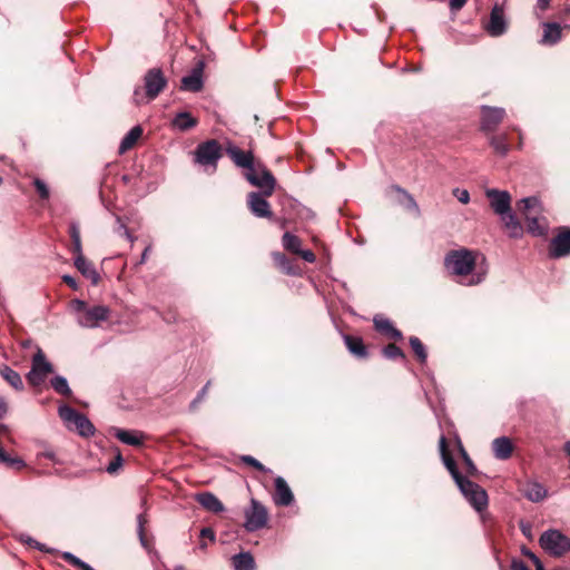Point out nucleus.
<instances>
[{
    "mask_svg": "<svg viewBox=\"0 0 570 570\" xmlns=\"http://www.w3.org/2000/svg\"><path fill=\"white\" fill-rule=\"evenodd\" d=\"M439 450L444 466L451 474L464 498L476 511L481 512L485 510L488 507V494L485 490L478 483L469 480L459 471L458 464L450 451L449 442L444 435H441L439 440Z\"/></svg>",
    "mask_w": 570,
    "mask_h": 570,
    "instance_id": "nucleus-1",
    "label": "nucleus"
},
{
    "mask_svg": "<svg viewBox=\"0 0 570 570\" xmlns=\"http://www.w3.org/2000/svg\"><path fill=\"white\" fill-rule=\"evenodd\" d=\"M517 210L527 224V232L533 236H543L548 230V223L542 216V208L537 197L522 198L517 203Z\"/></svg>",
    "mask_w": 570,
    "mask_h": 570,
    "instance_id": "nucleus-2",
    "label": "nucleus"
},
{
    "mask_svg": "<svg viewBox=\"0 0 570 570\" xmlns=\"http://www.w3.org/2000/svg\"><path fill=\"white\" fill-rule=\"evenodd\" d=\"M444 266L452 274L466 276L475 267V256L466 248L453 249L445 255Z\"/></svg>",
    "mask_w": 570,
    "mask_h": 570,
    "instance_id": "nucleus-3",
    "label": "nucleus"
},
{
    "mask_svg": "<svg viewBox=\"0 0 570 570\" xmlns=\"http://www.w3.org/2000/svg\"><path fill=\"white\" fill-rule=\"evenodd\" d=\"M244 177L252 186L257 187L265 197H271L274 194L277 185L276 178L263 161L258 160L255 169L244 173Z\"/></svg>",
    "mask_w": 570,
    "mask_h": 570,
    "instance_id": "nucleus-4",
    "label": "nucleus"
},
{
    "mask_svg": "<svg viewBox=\"0 0 570 570\" xmlns=\"http://www.w3.org/2000/svg\"><path fill=\"white\" fill-rule=\"evenodd\" d=\"M194 156L195 163L216 171L217 163L223 157V148L216 139H209L196 147Z\"/></svg>",
    "mask_w": 570,
    "mask_h": 570,
    "instance_id": "nucleus-5",
    "label": "nucleus"
},
{
    "mask_svg": "<svg viewBox=\"0 0 570 570\" xmlns=\"http://www.w3.org/2000/svg\"><path fill=\"white\" fill-rule=\"evenodd\" d=\"M541 547L552 556L561 557L570 551V538L558 530H548L540 537Z\"/></svg>",
    "mask_w": 570,
    "mask_h": 570,
    "instance_id": "nucleus-6",
    "label": "nucleus"
},
{
    "mask_svg": "<svg viewBox=\"0 0 570 570\" xmlns=\"http://www.w3.org/2000/svg\"><path fill=\"white\" fill-rule=\"evenodd\" d=\"M245 529L249 532L257 531L266 527L268 521L267 509L257 500H250V507L245 510Z\"/></svg>",
    "mask_w": 570,
    "mask_h": 570,
    "instance_id": "nucleus-7",
    "label": "nucleus"
},
{
    "mask_svg": "<svg viewBox=\"0 0 570 570\" xmlns=\"http://www.w3.org/2000/svg\"><path fill=\"white\" fill-rule=\"evenodd\" d=\"M78 306V311L82 312L80 317V324L86 327H95L101 321H106L109 317L110 309L104 305H95L92 307H87L86 303L82 301L76 302Z\"/></svg>",
    "mask_w": 570,
    "mask_h": 570,
    "instance_id": "nucleus-8",
    "label": "nucleus"
},
{
    "mask_svg": "<svg viewBox=\"0 0 570 570\" xmlns=\"http://www.w3.org/2000/svg\"><path fill=\"white\" fill-rule=\"evenodd\" d=\"M302 244L303 240L291 232H285L282 236V245L286 252L299 256L305 262L314 263L316 255L311 249H302Z\"/></svg>",
    "mask_w": 570,
    "mask_h": 570,
    "instance_id": "nucleus-9",
    "label": "nucleus"
},
{
    "mask_svg": "<svg viewBox=\"0 0 570 570\" xmlns=\"http://www.w3.org/2000/svg\"><path fill=\"white\" fill-rule=\"evenodd\" d=\"M146 97L148 100H154L166 87L167 79L165 78L161 69H149L145 75Z\"/></svg>",
    "mask_w": 570,
    "mask_h": 570,
    "instance_id": "nucleus-10",
    "label": "nucleus"
},
{
    "mask_svg": "<svg viewBox=\"0 0 570 570\" xmlns=\"http://www.w3.org/2000/svg\"><path fill=\"white\" fill-rule=\"evenodd\" d=\"M267 198L263 193L250 191L247 195V207L250 213L259 218L273 219L274 214Z\"/></svg>",
    "mask_w": 570,
    "mask_h": 570,
    "instance_id": "nucleus-11",
    "label": "nucleus"
},
{
    "mask_svg": "<svg viewBox=\"0 0 570 570\" xmlns=\"http://www.w3.org/2000/svg\"><path fill=\"white\" fill-rule=\"evenodd\" d=\"M225 151L237 167L246 169V171L254 170L258 164V160L255 159L253 151H245L233 144H228Z\"/></svg>",
    "mask_w": 570,
    "mask_h": 570,
    "instance_id": "nucleus-12",
    "label": "nucleus"
},
{
    "mask_svg": "<svg viewBox=\"0 0 570 570\" xmlns=\"http://www.w3.org/2000/svg\"><path fill=\"white\" fill-rule=\"evenodd\" d=\"M570 255V228L561 227L549 245V256L560 258Z\"/></svg>",
    "mask_w": 570,
    "mask_h": 570,
    "instance_id": "nucleus-13",
    "label": "nucleus"
},
{
    "mask_svg": "<svg viewBox=\"0 0 570 570\" xmlns=\"http://www.w3.org/2000/svg\"><path fill=\"white\" fill-rule=\"evenodd\" d=\"M505 110L498 107H482L481 129L485 132H492L503 121Z\"/></svg>",
    "mask_w": 570,
    "mask_h": 570,
    "instance_id": "nucleus-14",
    "label": "nucleus"
},
{
    "mask_svg": "<svg viewBox=\"0 0 570 570\" xmlns=\"http://www.w3.org/2000/svg\"><path fill=\"white\" fill-rule=\"evenodd\" d=\"M205 69V62L198 60L194 66L191 73L183 77L180 89L190 92H198L203 89V73Z\"/></svg>",
    "mask_w": 570,
    "mask_h": 570,
    "instance_id": "nucleus-15",
    "label": "nucleus"
},
{
    "mask_svg": "<svg viewBox=\"0 0 570 570\" xmlns=\"http://www.w3.org/2000/svg\"><path fill=\"white\" fill-rule=\"evenodd\" d=\"M485 194L495 214L503 216L511 210V195L508 191L488 189Z\"/></svg>",
    "mask_w": 570,
    "mask_h": 570,
    "instance_id": "nucleus-16",
    "label": "nucleus"
},
{
    "mask_svg": "<svg viewBox=\"0 0 570 570\" xmlns=\"http://www.w3.org/2000/svg\"><path fill=\"white\" fill-rule=\"evenodd\" d=\"M271 257L273 259L274 267L281 273L289 276H297L301 274L299 266L294 259L287 257L283 252H272Z\"/></svg>",
    "mask_w": 570,
    "mask_h": 570,
    "instance_id": "nucleus-17",
    "label": "nucleus"
},
{
    "mask_svg": "<svg viewBox=\"0 0 570 570\" xmlns=\"http://www.w3.org/2000/svg\"><path fill=\"white\" fill-rule=\"evenodd\" d=\"M487 31L492 37L502 36L507 31V21L504 19V11L502 7L495 4L492 8Z\"/></svg>",
    "mask_w": 570,
    "mask_h": 570,
    "instance_id": "nucleus-18",
    "label": "nucleus"
},
{
    "mask_svg": "<svg viewBox=\"0 0 570 570\" xmlns=\"http://www.w3.org/2000/svg\"><path fill=\"white\" fill-rule=\"evenodd\" d=\"M274 483L275 490L273 493V500L275 504L278 507L291 505L294 502V494L287 482L282 476H277Z\"/></svg>",
    "mask_w": 570,
    "mask_h": 570,
    "instance_id": "nucleus-19",
    "label": "nucleus"
},
{
    "mask_svg": "<svg viewBox=\"0 0 570 570\" xmlns=\"http://www.w3.org/2000/svg\"><path fill=\"white\" fill-rule=\"evenodd\" d=\"M343 340L348 352L356 358L366 360L370 356L368 348L362 337L351 334H344Z\"/></svg>",
    "mask_w": 570,
    "mask_h": 570,
    "instance_id": "nucleus-20",
    "label": "nucleus"
},
{
    "mask_svg": "<svg viewBox=\"0 0 570 570\" xmlns=\"http://www.w3.org/2000/svg\"><path fill=\"white\" fill-rule=\"evenodd\" d=\"M454 446L459 453V456L462 459L464 463L466 475L471 478H478L480 472L474 462L472 461V459L470 458L469 453L466 452L462 443V440L458 433H454Z\"/></svg>",
    "mask_w": 570,
    "mask_h": 570,
    "instance_id": "nucleus-21",
    "label": "nucleus"
},
{
    "mask_svg": "<svg viewBox=\"0 0 570 570\" xmlns=\"http://www.w3.org/2000/svg\"><path fill=\"white\" fill-rule=\"evenodd\" d=\"M492 450L497 459L508 460L511 458L514 446L509 438L501 436L493 440Z\"/></svg>",
    "mask_w": 570,
    "mask_h": 570,
    "instance_id": "nucleus-22",
    "label": "nucleus"
},
{
    "mask_svg": "<svg viewBox=\"0 0 570 570\" xmlns=\"http://www.w3.org/2000/svg\"><path fill=\"white\" fill-rule=\"evenodd\" d=\"M196 501L207 511L213 513H219L224 511V504L222 501L212 492H202L196 495Z\"/></svg>",
    "mask_w": 570,
    "mask_h": 570,
    "instance_id": "nucleus-23",
    "label": "nucleus"
},
{
    "mask_svg": "<svg viewBox=\"0 0 570 570\" xmlns=\"http://www.w3.org/2000/svg\"><path fill=\"white\" fill-rule=\"evenodd\" d=\"M75 266L77 269L94 285H97L100 281V276L94 267L92 263L87 261L83 255H77L75 259Z\"/></svg>",
    "mask_w": 570,
    "mask_h": 570,
    "instance_id": "nucleus-24",
    "label": "nucleus"
},
{
    "mask_svg": "<svg viewBox=\"0 0 570 570\" xmlns=\"http://www.w3.org/2000/svg\"><path fill=\"white\" fill-rule=\"evenodd\" d=\"M562 36V28L557 22L543 23V36L541 42L543 45L553 46L558 43Z\"/></svg>",
    "mask_w": 570,
    "mask_h": 570,
    "instance_id": "nucleus-25",
    "label": "nucleus"
},
{
    "mask_svg": "<svg viewBox=\"0 0 570 570\" xmlns=\"http://www.w3.org/2000/svg\"><path fill=\"white\" fill-rule=\"evenodd\" d=\"M115 433L114 435L122 443L132 445V446H140L142 445L144 440V433L139 431H128L122 429H114Z\"/></svg>",
    "mask_w": 570,
    "mask_h": 570,
    "instance_id": "nucleus-26",
    "label": "nucleus"
},
{
    "mask_svg": "<svg viewBox=\"0 0 570 570\" xmlns=\"http://www.w3.org/2000/svg\"><path fill=\"white\" fill-rule=\"evenodd\" d=\"M141 136L142 128L140 126L132 127L122 138L118 150L119 154L124 155L128 150L132 149L136 146L137 141L141 138Z\"/></svg>",
    "mask_w": 570,
    "mask_h": 570,
    "instance_id": "nucleus-27",
    "label": "nucleus"
},
{
    "mask_svg": "<svg viewBox=\"0 0 570 570\" xmlns=\"http://www.w3.org/2000/svg\"><path fill=\"white\" fill-rule=\"evenodd\" d=\"M0 375L1 377L16 391L23 390V382L18 372L12 370L10 366L6 364L0 365Z\"/></svg>",
    "mask_w": 570,
    "mask_h": 570,
    "instance_id": "nucleus-28",
    "label": "nucleus"
},
{
    "mask_svg": "<svg viewBox=\"0 0 570 570\" xmlns=\"http://www.w3.org/2000/svg\"><path fill=\"white\" fill-rule=\"evenodd\" d=\"M502 219L504 220V226L509 233V236L512 238H519L523 235V227L511 210L502 216Z\"/></svg>",
    "mask_w": 570,
    "mask_h": 570,
    "instance_id": "nucleus-29",
    "label": "nucleus"
},
{
    "mask_svg": "<svg viewBox=\"0 0 570 570\" xmlns=\"http://www.w3.org/2000/svg\"><path fill=\"white\" fill-rule=\"evenodd\" d=\"M490 146L499 156H505L510 150V144L505 134L494 135L490 137Z\"/></svg>",
    "mask_w": 570,
    "mask_h": 570,
    "instance_id": "nucleus-30",
    "label": "nucleus"
},
{
    "mask_svg": "<svg viewBox=\"0 0 570 570\" xmlns=\"http://www.w3.org/2000/svg\"><path fill=\"white\" fill-rule=\"evenodd\" d=\"M32 374H35L36 371L39 373H43L48 375L53 371L52 365L47 361L46 355L41 350H39L32 357Z\"/></svg>",
    "mask_w": 570,
    "mask_h": 570,
    "instance_id": "nucleus-31",
    "label": "nucleus"
},
{
    "mask_svg": "<svg viewBox=\"0 0 570 570\" xmlns=\"http://www.w3.org/2000/svg\"><path fill=\"white\" fill-rule=\"evenodd\" d=\"M235 570H254L255 561L249 552L238 553L233 557Z\"/></svg>",
    "mask_w": 570,
    "mask_h": 570,
    "instance_id": "nucleus-32",
    "label": "nucleus"
},
{
    "mask_svg": "<svg viewBox=\"0 0 570 570\" xmlns=\"http://www.w3.org/2000/svg\"><path fill=\"white\" fill-rule=\"evenodd\" d=\"M174 126L181 131L189 130L197 125V119L189 112H179L173 121Z\"/></svg>",
    "mask_w": 570,
    "mask_h": 570,
    "instance_id": "nucleus-33",
    "label": "nucleus"
},
{
    "mask_svg": "<svg viewBox=\"0 0 570 570\" xmlns=\"http://www.w3.org/2000/svg\"><path fill=\"white\" fill-rule=\"evenodd\" d=\"M410 346L421 364H424L428 358V353L422 341L416 336H411L409 340Z\"/></svg>",
    "mask_w": 570,
    "mask_h": 570,
    "instance_id": "nucleus-34",
    "label": "nucleus"
},
{
    "mask_svg": "<svg viewBox=\"0 0 570 570\" xmlns=\"http://www.w3.org/2000/svg\"><path fill=\"white\" fill-rule=\"evenodd\" d=\"M73 424L80 435L89 436L94 434L95 428L86 415L80 413Z\"/></svg>",
    "mask_w": 570,
    "mask_h": 570,
    "instance_id": "nucleus-35",
    "label": "nucleus"
},
{
    "mask_svg": "<svg viewBox=\"0 0 570 570\" xmlns=\"http://www.w3.org/2000/svg\"><path fill=\"white\" fill-rule=\"evenodd\" d=\"M51 386L58 394L63 395L66 397H69L72 394L67 380L62 376L53 377L51 380Z\"/></svg>",
    "mask_w": 570,
    "mask_h": 570,
    "instance_id": "nucleus-36",
    "label": "nucleus"
},
{
    "mask_svg": "<svg viewBox=\"0 0 570 570\" xmlns=\"http://www.w3.org/2000/svg\"><path fill=\"white\" fill-rule=\"evenodd\" d=\"M382 354L387 360H397V358H401L403 361L406 360L404 352L399 346H396L394 343H390L386 346H384L382 348Z\"/></svg>",
    "mask_w": 570,
    "mask_h": 570,
    "instance_id": "nucleus-37",
    "label": "nucleus"
},
{
    "mask_svg": "<svg viewBox=\"0 0 570 570\" xmlns=\"http://www.w3.org/2000/svg\"><path fill=\"white\" fill-rule=\"evenodd\" d=\"M69 234L72 240V252L76 255H82V246L80 239V230L76 224H71L69 227Z\"/></svg>",
    "mask_w": 570,
    "mask_h": 570,
    "instance_id": "nucleus-38",
    "label": "nucleus"
},
{
    "mask_svg": "<svg viewBox=\"0 0 570 570\" xmlns=\"http://www.w3.org/2000/svg\"><path fill=\"white\" fill-rule=\"evenodd\" d=\"M32 185L36 191L38 193L40 199L47 200L50 197V190L42 179L38 177L33 178Z\"/></svg>",
    "mask_w": 570,
    "mask_h": 570,
    "instance_id": "nucleus-39",
    "label": "nucleus"
},
{
    "mask_svg": "<svg viewBox=\"0 0 570 570\" xmlns=\"http://www.w3.org/2000/svg\"><path fill=\"white\" fill-rule=\"evenodd\" d=\"M79 414H80L79 412H77L76 410H73L72 407H70L68 405H63V406L59 407L60 417L68 423H73L77 420Z\"/></svg>",
    "mask_w": 570,
    "mask_h": 570,
    "instance_id": "nucleus-40",
    "label": "nucleus"
},
{
    "mask_svg": "<svg viewBox=\"0 0 570 570\" xmlns=\"http://www.w3.org/2000/svg\"><path fill=\"white\" fill-rule=\"evenodd\" d=\"M374 327L377 332L387 337L391 331L393 330L394 325L391 323V321L386 318H374Z\"/></svg>",
    "mask_w": 570,
    "mask_h": 570,
    "instance_id": "nucleus-41",
    "label": "nucleus"
},
{
    "mask_svg": "<svg viewBox=\"0 0 570 570\" xmlns=\"http://www.w3.org/2000/svg\"><path fill=\"white\" fill-rule=\"evenodd\" d=\"M240 461L243 463H245V464L256 469L257 471H261V472H267L268 471L264 464H262L258 460H256L252 455H242L240 456Z\"/></svg>",
    "mask_w": 570,
    "mask_h": 570,
    "instance_id": "nucleus-42",
    "label": "nucleus"
},
{
    "mask_svg": "<svg viewBox=\"0 0 570 570\" xmlns=\"http://www.w3.org/2000/svg\"><path fill=\"white\" fill-rule=\"evenodd\" d=\"M394 189L397 190L399 193L403 194V196L406 199V208L409 210H413L416 214L420 213V209H419V206H417L416 202L414 200V198L407 191H405L404 189H402L399 186H394Z\"/></svg>",
    "mask_w": 570,
    "mask_h": 570,
    "instance_id": "nucleus-43",
    "label": "nucleus"
},
{
    "mask_svg": "<svg viewBox=\"0 0 570 570\" xmlns=\"http://www.w3.org/2000/svg\"><path fill=\"white\" fill-rule=\"evenodd\" d=\"M46 377H47L46 374H43L41 372L39 373L38 371H36L35 374H32V368L27 374V380H28L29 384H31L33 386L41 385L45 382Z\"/></svg>",
    "mask_w": 570,
    "mask_h": 570,
    "instance_id": "nucleus-44",
    "label": "nucleus"
},
{
    "mask_svg": "<svg viewBox=\"0 0 570 570\" xmlns=\"http://www.w3.org/2000/svg\"><path fill=\"white\" fill-rule=\"evenodd\" d=\"M546 495V491L544 489L539 485V484H535L528 493V498L533 501V502H538L540 500H542Z\"/></svg>",
    "mask_w": 570,
    "mask_h": 570,
    "instance_id": "nucleus-45",
    "label": "nucleus"
},
{
    "mask_svg": "<svg viewBox=\"0 0 570 570\" xmlns=\"http://www.w3.org/2000/svg\"><path fill=\"white\" fill-rule=\"evenodd\" d=\"M453 195L462 204H468L470 202V194H469V191L466 189L455 188L453 190Z\"/></svg>",
    "mask_w": 570,
    "mask_h": 570,
    "instance_id": "nucleus-46",
    "label": "nucleus"
},
{
    "mask_svg": "<svg viewBox=\"0 0 570 570\" xmlns=\"http://www.w3.org/2000/svg\"><path fill=\"white\" fill-rule=\"evenodd\" d=\"M62 559L65 561H67L69 564L76 567L77 569H79V567L82 564V560H80L78 557L73 556L72 553L70 552H65L62 554Z\"/></svg>",
    "mask_w": 570,
    "mask_h": 570,
    "instance_id": "nucleus-47",
    "label": "nucleus"
},
{
    "mask_svg": "<svg viewBox=\"0 0 570 570\" xmlns=\"http://www.w3.org/2000/svg\"><path fill=\"white\" fill-rule=\"evenodd\" d=\"M122 464V456L120 453H118V455L115 458L114 461H111L109 463V465L107 466V472L112 474L115 473Z\"/></svg>",
    "mask_w": 570,
    "mask_h": 570,
    "instance_id": "nucleus-48",
    "label": "nucleus"
},
{
    "mask_svg": "<svg viewBox=\"0 0 570 570\" xmlns=\"http://www.w3.org/2000/svg\"><path fill=\"white\" fill-rule=\"evenodd\" d=\"M200 540L215 541V532L212 528H203L200 530Z\"/></svg>",
    "mask_w": 570,
    "mask_h": 570,
    "instance_id": "nucleus-49",
    "label": "nucleus"
},
{
    "mask_svg": "<svg viewBox=\"0 0 570 570\" xmlns=\"http://www.w3.org/2000/svg\"><path fill=\"white\" fill-rule=\"evenodd\" d=\"M138 537H139V541H140L141 546H142L145 549L149 550V549H150V547H151V543H150V541L148 540V538H147V535H146L145 530L138 531Z\"/></svg>",
    "mask_w": 570,
    "mask_h": 570,
    "instance_id": "nucleus-50",
    "label": "nucleus"
},
{
    "mask_svg": "<svg viewBox=\"0 0 570 570\" xmlns=\"http://www.w3.org/2000/svg\"><path fill=\"white\" fill-rule=\"evenodd\" d=\"M512 570H530L529 567L522 561L513 559L511 563Z\"/></svg>",
    "mask_w": 570,
    "mask_h": 570,
    "instance_id": "nucleus-51",
    "label": "nucleus"
},
{
    "mask_svg": "<svg viewBox=\"0 0 570 570\" xmlns=\"http://www.w3.org/2000/svg\"><path fill=\"white\" fill-rule=\"evenodd\" d=\"M468 0H450V8L452 11L461 10Z\"/></svg>",
    "mask_w": 570,
    "mask_h": 570,
    "instance_id": "nucleus-52",
    "label": "nucleus"
},
{
    "mask_svg": "<svg viewBox=\"0 0 570 570\" xmlns=\"http://www.w3.org/2000/svg\"><path fill=\"white\" fill-rule=\"evenodd\" d=\"M62 282L68 285L72 289H77V282L76 279L70 275H63Z\"/></svg>",
    "mask_w": 570,
    "mask_h": 570,
    "instance_id": "nucleus-53",
    "label": "nucleus"
},
{
    "mask_svg": "<svg viewBox=\"0 0 570 570\" xmlns=\"http://www.w3.org/2000/svg\"><path fill=\"white\" fill-rule=\"evenodd\" d=\"M387 338L393 340V341H402L403 340V334H402L401 331H399L397 328L393 327V330L389 334Z\"/></svg>",
    "mask_w": 570,
    "mask_h": 570,
    "instance_id": "nucleus-54",
    "label": "nucleus"
},
{
    "mask_svg": "<svg viewBox=\"0 0 570 570\" xmlns=\"http://www.w3.org/2000/svg\"><path fill=\"white\" fill-rule=\"evenodd\" d=\"M137 522H138V531H141V530H145V524L147 523V518L145 514H139L137 517Z\"/></svg>",
    "mask_w": 570,
    "mask_h": 570,
    "instance_id": "nucleus-55",
    "label": "nucleus"
},
{
    "mask_svg": "<svg viewBox=\"0 0 570 570\" xmlns=\"http://www.w3.org/2000/svg\"><path fill=\"white\" fill-rule=\"evenodd\" d=\"M522 554L528 557L532 562H534L535 559H539L531 550L527 549L525 547L522 548Z\"/></svg>",
    "mask_w": 570,
    "mask_h": 570,
    "instance_id": "nucleus-56",
    "label": "nucleus"
},
{
    "mask_svg": "<svg viewBox=\"0 0 570 570\" xmlns=\"http://www.w3.org/2000/svg\"><path fill=\"white\" fill-rule=\"evenodd\" d=\"M8 411V405L4 400L0 396V419H2Z\"/></svg>",
    "mask_w": 570,
    "mask_h": 570,
    "instance_id": "nucleus-57",
    "label": "nucleus"
},
{
    "mask_svg": "<svg viewBox=\"0 0 570 570\" xmlns=\"http://www.w3.org/2000/svg\"><path fill=\"white\" fill-rule=\"evenodd\" d=\"M209 385H210V381H208L205 386L199 391V393L197 394V397H200V400L203 401L208 392V389H209Z\"/></svg>",
    "mask_w": 570,
    "mask_h": 570,
    "instance_id": "nucleus-58",
    "label": "nucleus"
},
{
    "mask_svg": "<svg viewBox=\"0 0 570 570\" xmlns=\"http://www.w3.org/2000/svg\"><path fill=\"white\" fill-rule=\"evenodd\" d=\"M200 402H202L200 397H197V396H196V397L191 401V403L189 404V410H190V411H193V412H194V411H196Z\"/></svg>",
    "mask_w": 570,
    "mask_h": 570,
    "instance_id": "nucleus-59",
    "label": "nucleus"
},
{
    "mask_svg": "<svg viewBox=\"0 0 570 570\" xmlns=\"http://www.w3.org/2000/svg\"><path fill=\"white\" fill-rule=\"evenodd\" d=\"M551 0H538L537 4L541 10H547Z\"/></svg>",
    "mask_w": 570,
    "mask_h": 570,
    "instance_id": "nucleus-60",
    "label": "nucleus"
},
{
    "mask_svg": "<svg viewBox=\"0 0 570 570\" xmlns=\"http://www.w3.org/2000/svg\"><path fill=\"white\" fill-rule=\"evenodd\" d=\"M150 249H151V247H150V246H147V247L144 249V252H142V254H141L140 264H144V263L146 262V259H147V257H148V254H149V250H150Z\"/></svg>",
    "mask_w": 570,
    "mask_h": 570,
    "instance_id": "nucleus-61",
    "label": "nucleus"
},
{
    "mask_svg": "<svg viewBox=\"0 0 570 570\" xmlns=\"http://www.w3.org/2000/svg\"><path fill=\"white\" fill-rule=\"evenodd\" d=\"M276 222L279 224V227L282 229H285L287 227V224H288V220L283 218V219H276Z\"/></svg>",
    "mask_w": 570,
    "mask_h": 570,
    "instance_id": "nucleus-62",
    "label": "nucleus"
},
{
    "mask_svg": "<svg viewBox=\"0 0 570 570\" xmlns=\"http://www.w3.org/2000/svg\"><path fill=\"white\" fill-rule=\"evenodd\" d=\"M533 563L535 566V570H544V567H543L542 562L540 561V559H535V561Z\"/></svg>",
    "mask_w": 570,
    "mask_h": 570,
    "instance_id": "nucleus-63",
    "label": "nucleus"
},
{
    "mask_svg": "<svg viewBox=\"0 0 570 570\" xmlns=\"http://www.w3.org/2000/svg\"><path fill=\"white\" fill-rule=\"evenodd\" d=\"M79 570H95L86 562H82V564L79 567Z\"/></svg>",
    "mask_w": 570,
    "mask_h": 570,
    "instance_id": "nucleus-64",
    "label": "nucleus"
}]
</instances>
